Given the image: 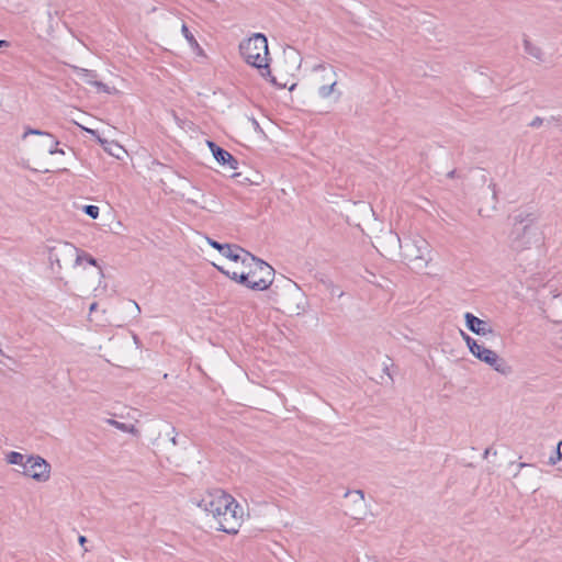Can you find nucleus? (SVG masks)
Wrapping results in <instances>:
<instances>
[{
  "label": "nucleus",
  "instance_id": "nucleus-1",
  "mask_svg": "<svg viewBox=\"0 0 562 562\" xmlns=\"http://www.w3.org/2000/svg\"><path fill=\"white\" fill-rule=\"evenodd\" d=\"M539 216L535 212L519 211L513 217V228L509 234V246L514 251L521 252L543 243Z\"/></svg>",
  "mask_w": 562,
  "mask_h": 562
},
{
  "label": "nucleus",
  "instance_id": "nucleus-2",
  "mask_svg": "<svg viewBox=\"0 0 562 562\" xmlns=\"http://www.w3.org/2000/svg\"><path fill=\"white\" fill-rule=\"evenodd\" d=\"M239 53L249 66L258 70L260 77L277 88L284 87L278 83L276 77L271 74L268 40L265 34L255 33L250 37L241 41L239 44Z\"/></svg>",
  "mask_w": 562,
  "mask_h": 562
},
{
  "label": "nucleus",
  "instance_id": "nucleus-3",
  "mask_svg": "<svg viewBox=\"0 0 562 562\" xmlns=\"http://www.w3.org/2000/svg\"><path fill=\"white\" fill-rule=\"evenodd\" d=\"M401 257L412 270L423 271L427 268L430 258V246L420 236L405 238L400 244Z\"/></svg>",
  "mask_w": 562,
  "mask_h": 562
},
{
  "label": "nucleus",
  "instance_id": "nucleus-4",
  "mask_svg": "<svg viewBox=\"0 0 562 562\" xmlns=\"http://www.w3.org/2000/svg\"><path fill=\"white\" fill-rule=\"evenodd\" d=\"M245 267L249 268V289L254 291H265L273 282L274 269L260 258L244 251L240 261Z\"/></svg>",
  "mask_w": 562,
  "mask_h": 562
},
{
  "label": "nucleus",
  "instance_id": "nucleus-5",
  "mask_svg": "<svg viewBox=\"0 0 562 562\" xmlns=\"http://www.w3.org/2000/svg\"><path fill=\"white\" fill-rule=\"evenodd\" d=\"M234 503V497L223 490H214L204 495L198 503V506L204 512L214 515H220L221 508H226L229 504Z\"/></svg>",
  "mask_w": 562,
  "mask_h": 562
},
{
  "label": "nucleus",
  "instance_id": "nucleus-6",
  "mask_svg": "<svg viewBox=\"0 0 562 562\" xmlns=\"http://www.w3.org/2000/svg\"><path fill=\"white\" fill-rule=\"evenodd\" d=\"M476 359L490 366L496 372L503 375H509L513 373V368L507 361L501 358L494 350L480 345L472 353Z\"/></svg>",
  "mask_w": 562,
  "mask_h": 562
},
{
  "label": "nucleus",
  "instance_id": "nucleus-7",
  "mask_svg": "<svg viewBox=\"0 0 562 562\" xmlns=\"http://www.w3.org/2000/svg\"><path fill=\"white\" fill-rule=\"evenodd\" d=\"M23 474L37 482H46L50 476V464L41 456H29L24 462Z\"/></svg>",
  "mask_w": 562,
  "mask_h": 562
},
{
  "label": "nucleus",
  "instance_id": "nucleus-8",
  "mask_svg": "<svg viewBox=\"0 0 562 562\" xmlns=\"http://www.w3.org/2000/svg\"><path fill=\"white\" fill-rule=\"evenodd\" d=\"M243 508L238 503H235L231 509L223 512L222 516L216 520V529L229 535H235L241 524Z\"/></svg>",
  "mask_w": 562,
  "mask_h": 562
},
{
  "label": "nucleus",
  "instance_id": "nucleus-9",
  "mask_svg": "<svg viewBox=\"0 0 562 562\" xmlns=\"http://www.w3.org/2000/svg\"><path fill=\"white\" fill-rule=\"evenodd\" d=\"M313 71L318 72H327V75H330L333 77V81L329 83L322 85L317 93L322 99H328L331 94L336 93V100H338L341 97V92L336 90L337 86V72L335 70V67L325 63L317 64L313 67Z\"/></svg>",
  "mask_w": 562,
  "mask_h": 562
},
{
  "label": "nucleus",
  "instance_id": "nucleus-10",
  "mask_svg": "<svg viewBox=\"0 0 562 562\" xmlns=\"http://www.w3.org/2000/svg\"><path fill=\"white\" fill-rule=\"evenodd\" d=\"M207 243L212 248L216 249L221 255H223L227 259L235 261V262L241 261L244 251H246L244 248H241L238 245L222 244L212 238H207Z\"/></svg>",
  "mask_w": 562,
  "mask_h": 562
},
{
  "label": "nucleus",
  "instance_id": "nucleus-11",
  "mask_svg": "<svg viewBox=\"0 0 562 562\" xmlns=\"http://www.w3.org/2000/svg\"><path fill=\"white\" fill-rule=\"evenodd\" d=\"M207 146L214 157V159L221 166H228L229 169L236 170L238 168V160L226 149L218 146L216 143L212 140H207Z\"/></svg>",
  "mask_w": 562,
  "mask_h": 562
},
{
  "label": "nucleus",
  "instance_id": "nucleus-12",
  "mask_svg": "<svg viewBox=\"0 0 562 562\" xmlns=\"http://www.w3.org/2000/svg\"><path fill=\"white\" fill-rule=\"evenodd\" d=\"M464 319L467 328L473 334L479 336L495 335L494 329L487 321H483L470 312L465 313Z\"/></svg>",
  "mask_w": 562,
  "mask_h": 562
},
{
  "label": "nucleus",
  "instance_id": "nucleus-13",
  "mask_svg": "<svg viewBox=\"0 0 562 562\" xmlns=\"http://www.w3.org/2000/svg\"><path fill=\"white\" fill-rule=\"evenodd\" d=\"M75 71L85 83L95 87L99 91L110 93V88L102 81L97 80L98 74L95 70L75 67Z\"/></svg>",
  "mask_w": 562,
  "mask_h": 562
},
{
  "label": "nucleus",
  "instance_id": "nucleus-14",
  "mask_svg": "<svg viewBox=\"0 0 562 562\" xmlns=\"http://www.w3.org/2000/svg\"><path fill=\"white\" fill-rule=\"evenodd\" d=\"M345 497H351L352 503L358 508L352 509L348 515L352 517L353 519H360V515L362 513V508L364 507V493L361 490L356 491H347L345 493Z\"/></svg>",
  "mask_w": 562,
  "mask_h": 562
},
{
  "label": "nucleus",
  "instance_id": "nucleus-15",
  "mask_svg": "<svg viewBox=\"0 0 562 562\" xmlns=\"http://www.w3.org/2000/svg\"><path fill=\"white\" fill-rule=\"evenodd\" d=\"M220 272L228 277L231 280L243 284L244 286L249 289V273L248 272H231L228 270H224L222 267H216Z\"/></svg>",
  "mask_w": 562,
  "mask_h": 562
},
{
  "label": "nucleus",
  "instance_id": "nucleus-16",
  "mask_svg": "<svg viewBox=\"0 0 562 562\" xmlns=\"http://www.w3.org/2000/svg\"><path fill=\"white\" fill-rule=\"evenodd\" d=\"M100 144L103 149L111 156L120 158L121 154L124 153V148L114 140L100 139Z\"/></svg>",
  "mask_w": 562,
  "mask_h": 562
},
{
  "label": "nucleus",
  "instance_id": "nucleus-17",
  "mask_svg": "<svg viewBox=\"0 0 562 562\" xmlns=\"http://www.w3.org/2000/svg\"><path fill=\"white\" fill-rule=\"evenodd\" d=\"M524 48L528 55H530L531 57H533L535 59H537L540 63L543 61L542 49L539 46L531 43L527 37L524 38Z\"/></svg>",
  "mask_w": 562,
  "mask_h": 562
},
{
  "label": "nucleus",
  "instance_id": "nucleus-18",
  "mask_svg": "<svg viewBox=\"0 0 562 562\" xmlns=\"http://www.w3.org/2000/svg\"><path fill=\"white\" fill-rule=\"evenodd\" d=\"M24 459H25V457L22 453L18 452V451H10L5 456V461L9 464L22 465L23 468H24V462H25Z\"/></svg>",
  "mask_w": 562,
  "mask_h": 562
},
{
  "label": "nucleus",
  "instance_id": "nucleus-19",
  "mask_svg": "<svg viewBox=\"0 0 562 562\" xmlns=\"http://www.w3.org/2000/svg\"><path fill=\"white\" fill-rule=\"evenodd\" d=\"M82 260L87 261L91 266L98 267L99 270H100V273L102 274V269L98 265V261H97V259L94 257H92L91 255H89V254H87L85 251H81L80 254L77 255L76 262L79 263Z\"/></svg>",
  "mask_w": 562,
  "mask_h": 562
},
{
  "label": "nucleus",
  "instance_id": "nucleus-20",
  "mask_svg": "<svg viewBox=\"0 0 562 562\" xmlns=\"http://www.w3.org/2000/svg\"><path fill=\"white\" fill-rule=\"evenodd\" d=\"M461 336H462L463 340L465 341L470 352L473 353V351L476 350V348L480 346V344H477V341L474 338H472L470 335H468L467 333H464L462 330H461Z\"/></svg>",
  "mask_w": 562,
  "mask_h": 562
},
{
  "label": "nucleus",
  "instance_id": "nucleus-21",
  "mask_svg": "<svg viewBox=\"0 0 562 562\" xmlns=\"http://www.w3.org/2000/svg\"><path fill=\"white\" fill-rule=\"evenodd\" d=\"M82 212L89 217L95 220L99 217L100 210L97 205L87 204L82 206Z\"/></svg>",
  "mask_w": 562,
  "mask_h": 562
},
{
  "label": "nucleus",
  "instance_id": "nucleus-22",
  "mask_svg": "<svg viewBox=\"0 0 562 562\" xmlns=\"http://www.w3.org/2000/svg\"><path fill=\"white\" fill-rule=\"evenodd\" d=\"M181 32L184 36V38L189 42V44L191 46H199L194 35L190 32L189 27L187 26V24H182V27H181Z\"/></svg>",
  "mask_w": 562,
  "mask_h": 562
},
{
  "label": "nucleus",
  "instance_id": "nucleus-23",
  "mask_svg": "<svg viewBox=\"0 0 562 562\" xmlns=\"http://www.w3.org/2000/svg\"><path fill=\"white\" fill-rule=\"evenodd\" d=\"M29 135H41V136L53 137V134H50L48 132L36 130V128H31V127H27L25 130V132L23 134V138H25Z\"/></svg>",
  "mask_w": 562,
  "mask_h": 562
},
{
  "label": "nucleus",
  "instance_id": "nucleus-24",
  "mask_svg": "<svg viewBox=\"0 0 562 562\" xmlns=\"http://www.w3.org/2000/svg\"><path fill=\"white\" fill-rule=\"evenodd\" d=\"M547 124H553L555 126H559L561 130H562V116L561 115H558V116H551L549 117L547 121Z\"/></svg>",
  "mask_w": 562,
  "mask_h": 562
},
{
  "label": "nucleus",
  "instance_id": "nucleus-25",
  "mask_svg": "<svg viewBox=\"0 0 562 562\" xmlns=\"http://www.w3.org/2000/svg\"><path fill=\"white\" fill-rule=\"evenodd\" d=\"M557 458L550 457V463L554 464L557 460H562V440L558 443L557 447Z\"/></svg>",
  "mask_w": 562,
  "mask_h": 562
},
{
  "label": "nucleus",
  "instance_id": "nucleus-26",
  "mask_svg": "<svg viewBox=\"0 0 562 562\" xmlns=\"http://www.w3.org/2000/svg\"><path fill=\"white\" fill-rule=\"evenodd\" d=\"M50 138H52V146H50V148L48 149V154H49V155H55V154H57V151H58L59 140H58V139H56L54 135H53V137H50Z\"/></svg>",
  "mask_w": 562,
  "mask_h": 562
},
{
  "label": "nucleus",
  "instance_id": "nucleus-27",
  "mask_svg": "<svg viewBox=\"0 0 562 562\" xmlns=\"http://www.w3.org/2000/svg\"><path fill=\"white\" fill-rule=\"evenodd\" d=\"M544 122V120L540 116H536L530 123H529V126L530 127H533V128H537L539 127L540 125H542V123Z\"/></svg>",
  "mask_w": 562,
  "mask_h": 562
},
{
  "label": "nucleus",
  "instance_id": "nucleus-28",
  "mask_svg": "<svg viewBox=\"0 0 562 562\" xmlns=\"http://www.w3.org/2000/svg\"><path fill=\"white\" fill-rule=\"evenodd\" d=\"M85 131H86L87 133H89L90 135L94 136V137L98 139V142H99V143H100V139H103V138L99 135L98 131H95V130L85 127Z\"/></svg>",
  "mask_w": 562,
  "mask_h": 562
},
{
  "label": "nucleus",
  "instance_id": "nucleus-29",
  "mask_svg": "<svg viewBox=\"0 0 562 562\" xmlns=\"http://www.w3.org/2000/svg\"><path fill=\"white\" fill-rule=\"evenodd\" d=\"M235 503H237V502H236V499L234 498V503H233V504H229L228 506H226V508H225V507H224V508H221V509L218 510V512H220V515H214V517H213V518H214L215 520H217V519L222 516V513H223V512H227L228 509H231V507H232Z\"/></svg>",
  "mask_w": 562,
  "mask_h": 562
},
{
  "label": "nucleus",
  "instance_id": "nucleus-30",
  "mask_svg": "<svg viewBox=\"0 0 562 562\" xmlns=\"http://www.w3.org/2000/svg\"><path fill=\"white\" fill-rule=\"evenodd\" d=\"M488 188L492 190V193H493V199L495 200V202H497V191H496V184L491 182L488 184Z\"/></svg>",
  "mask_w": 562,
  "mask_h": 562
},
{
  "label": "nucleus",
  "instance_id": "nucleus-31",
  "mask_svg": "<svg viewBox=\"0 0 562 562\" xmlns=\"http://www.w3.org/2000/svg\"><path fill=\"white\" fill-rule=\"evenodd\" d=\"M322 80L323 81H328V83H329V82L333 81V77L330 75H327V72H323Z\"/></svg>",
  "mask_w": 562,
  "mask_h": 562
},
{
  "label": "nucleus",
  "instance_id": "nucleus-32",
  "mask_svg": "<svg viewBox=\"0 0 562 562\" xmlns=\"http://www.w3.org/2000/svg\"><path fill=\"white\" fill-rule=\"evenodd\" d=\"M456 173H457V170H456V169H453V170H451V171H449V172L447 173V177H448V178H454V177H456Z\"/></svg>",
  "mask_w": 562,
  "mask_h": 562
},
{
  "label": "nucleus",
  "instance_id": "nucleus-33",
  "mask_svg": "<svg viewBox=\"0 0 562 562\" xmlns=\"http://www.w3.org/2000/svg\"><path fill=\"white\" fill-rule=\"evenodd\" d=\"M97 306H98V304H97L95 302H93V303L90 305V307H89L90 313L94 312V311L97 310Z\"/></svg>",
  "mask_w": 562,
  "mask_h": 562
},
{
  "label": "nucleus",
  "instance_id": "nucleus-34",
  "mask_svg": "<svg viewBox=\"0 0 562 562\" xmlns=\"http://www.w3.org/2000/svg\"><path fill=\"white\" fill-rule=\"evenodd\" d=\"M78 540H79V543H80L81 546H83V544L86 543V541H87V539H86V537H85V536H79V539H78Z\"/></svg>",
  "mask_w": 562,
  "mask_h": 562
},
{
  "label": "nucleus",
  "instance_id": "nucleus-35",
  "mask_svg": "<svg viewBox=\"0 0 562 562\" xmlns=\"http://www.w3.org/2000/svg\"><path fill=\"white\" fill-rule=\"evenodd\" d=\"M364 562H379V561L375 560L374 558L366 557V561Z\"/></svg>",
  "mask_w": 562,
  "mask_h": 562
},
{
  "label": "nucleus",
  "instance_id": "nucleus-36",
  "mask_svg": "<svg viewBox=\"0 0 562 562\" xmlns=\"http://www.w3.org/2000/svg\"><path fill=\"white\" fill-rule=\"evenodd\" d=\"M4 46H8V42L3 41V40H0V48L4 47Z\"/></svg>",
  "mask_w": 562,
  "mask_h": 562
},
{
  "label": "nucleus",
  "instance_id": "nucleus-37",
  "mask_svg": "<svg viewBox=\"0 0 562 562\" xmlns=\"http://www.w3.org/2000/svg\"><path fill=\"white\" fill-rule=\"evenodd\" d=\"M133 304H134L135 308L137 310V312L139 313V312H140V308H139V306L137 305V303L133 302Z\"/></svg>",
  "mask_w": 562,
  "mask_h": 562
},
{
  "label": "nucleus",
  "instance_id": "nucleus-38",
  "mask_svg": "<svg viewBox=\"0 0 562 562\" xmlns=\"http://www.w3.org/2000/svg\"><path fill=\"white\" fill-rule=\"evenodd\" d=\"M57 154L64 155V154H65V151H64L61 148H58Z\"/></svg>",
  "mask_w": 562,
  "mask_h": 562
},
{
  "label": "nucleus",
  "instance_id": "nucleus-39",
  "mask_svg": "<svg viewBox=\"0 0 562 562\" xmlns=\"http://www.w3.org/2000/svg\"><path fill=\"white\" fill-rule=\"evenodd\" d=\"M114 423H115V425H117L119 427H122V428L124 427V424H120L119 422H114Z\"/></svg>",
  "mask_w": 562,
  "mask_h": 562
},
{
  "label": "nucleus",
  "instance_id": "nucleus-40",
  "mask_svg": "<svg viewBox=\"0 0 562 562\" xmlns=\"http://www.w3.org/2000/svg\"><path fill=\"white\" fill-rule=\"evenodd\" d=\"M171 441H172V443H173L175 446L177 445V438H176V437H173V438L171 439Z\"/></svg>",
  "mask_w": 562,
  "mask_h": 562
},
{
  "label": "nucleus",
  "instance_id": "nucleus-41",
  "mask_svg": "<svg viewBox=\"0 0 562 562\" xmlns=\"http://www.w3.org/2000/svg\"><path fill=\"white\" fill-rule=\"evenodd\" d=\"M526 465H527L526 463H520V465H519V467H520V468H524V467H526Z\"/></svg>",
  "mask_w": 562,
  "mask_h": 562
},
{
  "label": "nucleus",
  "instance_id": "nucleus-42",
  "mask_svg": "<svg viewBox=\"0 0 562 562\" xmlns=\"http://www.w3.org/2000/svg\"><path fill=\"white\" fill-rule=\"evenodd\" d=\"M0 353H2V351L0 350Z\"/></svg>",
  "mask_w": 562,
  "mask_h": 562
}]
</instances>
